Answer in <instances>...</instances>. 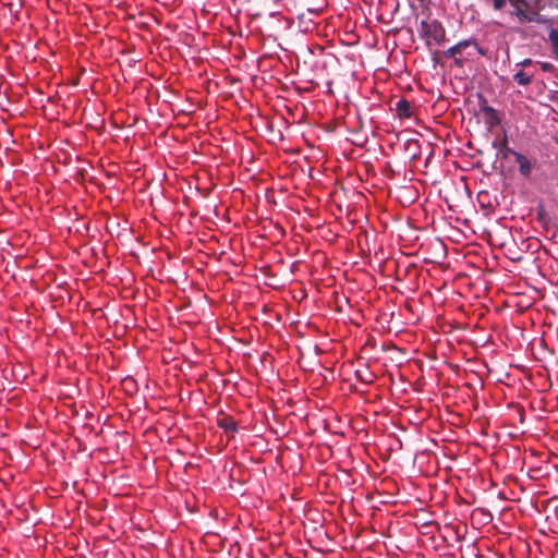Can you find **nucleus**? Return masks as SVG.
<instances>
[{"instance_id": "1", "label": "nucleus", "mask_w": 558, "mask_h": 558, "mask_svg": "<svg viewBox=\"0 0 558 558\" xmlns=\"http://www.w3.org/2000/svg\"><path fill=\"white\" fill-rule=\"evenodd\" d=\"M420 34L427 43L432 39L437 45H441L447 40L446 31L437 20L422 21L420 23Z\"/></svg>"}, {"instance_id": "2", "label": "nucleus", "mask_w": 558, "mask_h": 558, "mask_svg": "<svg viewBox=\"0 0 558 558\" xmlns=\"http://www.w3.org/2000/svg\"><path fill=\"white\" fill-rule=\"evenodd\" d=\"M216 422L217 425L225 430V433L230 435V437H233V435L238 432V422L230 415L219 413Z\"/></svg>"}, {"instance_id": "3", "label": "nucleus", "mask_w": 558, "mask_h": 558, "mask_svg": "<svg viewBox=\"0 0 558 558\" xmlns=\"http://www.w3.org/2000/svg\"><path fill=\"white\" fill-rule=\"evenodd\" d=\"M481 111L483 113L485 123L489 128H494L500 123L497 110L489 106L486 99H483V102L481 105Z\"/></svg>"}, {"instance_id": "4", "label": "nucleus", "mask_w": 558, "mask_h": 558, "mask_svg": "<svg viewBox=\"0 0 558 558\" xmlns=\"http://www.w3.org/2000/svg\"><path fill=\"white\" fill-rule=\"evenodd\" d=\"M509 153L514 157L515 162L519 165L520 173L524 177H529L532 171L530 160L524 155L512 149H509Z\"/></svg>"}, {"instance_id": "5", "label": "nucleus", "mask_w": 558, "mask_h": 558, "mask_svg": "<svg viewBox=\"0 0 558 558\" xmlns=\"http://www.w3.org/2000/svg\"><path fill=\"white\" fill-rule=\"evenodd\" d=\"M511 5L514 9L512 14H514L518 17L519 22L526 23V11L529 9V5L525 2V0L511 3Z\"/></svg>"}, {"instance_id": "6", "label": "nucleus", "mask_w": 558, "mask_h": 558, "mask_svg": "<svg viewBox=\"0 0 558 558\" xmlns=\"http://www.w3.org/2000/svg\"><path fill=\"white\" fill-rule=\"evenodd\" d=\"M396 110L400 118H411L413 113L411 102L404 98L396 104Z\"/></svg>"}, {"instance_id": "7", "label": "nucleus", "mask_w": 558, "mask_h": 558, "mask_svg": "<svg viewBox=\"0 0 558 558\" xmlns=\"http://www.w3.org/2000/svg\"><path fill=\"white\" fill-rule=\"evenodd\" d=\"M536 23V24H545L548 22V20L541 15L537 10L534 9H527L526 11V23Z\"/></svg>"}, {"instance_id": "8", "label": "nucleus", "mask_w": 558, "mask_h": 558, "mask_svg": "<svg viewBox=\"0 0 558 558\" xmlns=\"http://www.w3.org/2000/svg\"><path fill=\"white\" fill-rule=\"evenodd\" d=\"M513 80L520 86H527V85L532 84V82H533V74H529L527 72H524V71H518L513 75Z\"/></svg>"}, {"instance_id": "9", "label": "nucleus", "mask_w": 558, "mask_h": 558, "mask_svg": "<svg viewBox=\"0 0 558 558\" xmlns=\"http://www.w3.org/2000/svg\"><path fill=\"white\" fill-rule=\"evenodd\" d=\"M548 40L551 45V51L556 59H558V31L554 27H550L548 31Z\"/></svg>"}, {"instance_id": "10", "label": "nucleus", "mask_w": 558, "mask_h": 558, "mask_svg": "<svg viewBox=\"0 0 558 558\" xmlns=\"http://www.w3.org/2000/svg\"><path fill=\"white\" fill-rule=\"evenodd\" d=\"M444 56L446 58H453L454 64L459 68H462L464 64V59L461 57H458L457 49H454L453 46L450 47L449 49H447L446 51H444Z\"/></svg>"}, {"instance_id": "11", "label": "nucleus", "mask_w": 558, "mask_h": 558, "mask_svg": "<svg viewBox=\"0 0 558 558\" xmlns=\"http://www.w3.org/2000/svg\"><path fill=\"white\" fill-rule=\"evenodd\" d=\"M472 45H475V38L471 37L469 39L461 40L457 43L453 47L457 49L458 56L462 53L463 50L471 47Z\"/></svg>"}, {"instance_id": "12", "label": "nucleus", "mask_w": 558, "mask_h": 558, "mask_svg": "<svg viewBox=\"0 0 558 558\" xmlns=\"http://www.w3.org/2000/svg\"><path fill=\"white\" fill-rule=\"evenodd\" d=\"M506 4V0H494L493 5L495 10H501Z\"/></svg>"}, {"instance_id": "13", "label": "nucleus", "mask_w": 558, "mask_h": 558, "mask_svg": "<svg viewBox=\"0 0 558 558\" xmlns=\"http://www.w3.org/2000/svg\"><path fill=\"white\" fill-rule=\"evenodd\" d=\"M471 47H474V48H475V50H476L480 54H482V56H486V50H485L483 47H481V46L478 45V43H477V40H476V39H475V45H472Z\"/></svg>"}, {"instance_id": "14", "label": "nucleus", "mask_w": 558, "mask_h": 558, "mask_svg": "<svg viewBox=\"0 0 558 558\" xmlns=\"http://www.w3.org/2000/svg\"><path fill=\"white\" fill-rule=\"evenodd\" d=\"M532 64H533V60L530 59V58H525L524 60L519 62L517 65H520V66H523V68H527V66H530Z\"/></svg>"}, {"instance_id": "15", "label": "nucleus", "mask_w": 558, "mask_h": 558, "mask_svg": "<svg viewBox=\"0 0 558 558\" xmlns=\"http://www.w3.org/2000/svg\"><path fill=\"white\" fill-rule=\"evenodd\" d=\"M541 68H542L543 71L548 72V71H551L554 66L550 63L543 62V63H541Z\"/></svg>"}, {"instance_id": "16", "label": "nucleus", "mask_w": 558, "mask_h": 558, "mask_svg": "<svg viewBox=\"0 0 558 558\" xmlns=\"http://www.w3.org/2000/svg\"><path fill=\"white\" fill-rule=\"evenodd\" d=\"M547 5H549V7H555V8H557V9H558V0L549 1V2H547Z\"/></svg>"}]
</instances>
